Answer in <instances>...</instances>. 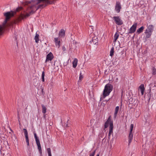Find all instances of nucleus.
I'll list each match as a JSON object with an SVG mask.
<instances>
[{"label":"nucleus","instance_id":"f8f14e48","mask_svg":"<svg viewBox=\"0 0 156 156\" xmlns=\"http://www.w3.org/2000/svg\"><path fill=\"white\" fill-rule=\"evenodd\" d=\"M145 88L143 84L141 85L139 87L138 93L139 94L140 93L141 95H142L144 94Z\"/></svg>","mask_w":156,"mask_h":156},{"label":"nucleus","instance_id":"a878e982","mask_svg":"<svg viewBox=\"0 0 156 156\" xmlns=\"http://www.w3.org/2000/svg\"><path fill=\"white\" fill-rule=\"evenodd\" d=\"M44 76L45 74L44 71L42 72V75H41V79L42 80V81L44 82Z\"/></svg>","mask_w":156,"mask_h":156},{"label":"nucleus","instance_id":"6ab92c4d","mask_svg":"<svg viewBox=\"0 0 156 156\" xmlns=\"http://www.w3.org/2000/svg\"><path fill=\"white\" fill-rule=\"evenodd\" d=\"M55 42L56 47L59 48L60 46V41L59 40H55Z\"/></svg>","mask_w":156,"mask_h":156},{"label":"nucleus","instance_id":"7ed1b4c3","mask_svg":"<svg viewBox=\"0 0 156 156\" xmlns=\"http://www.w3.org/2000/svg\"><path fill=\"white\" fill-rule=\"evenodd\" d=\"M113 89L112 86L110 84L108 83L105 85L103 90L102 95L101 99L105 98L106 96H108Z\"/></svg>","mask_w":156,"mask_h":156},{"label":"nucleus","instance_id":"5701e85b","mask_svg":"<svg viewBox=\"0 0 156 156\" xmlns=\"http://www.w3.org/2000/svg\"><path fill=\"white\" fill-rule=\"evenodd\" d=\"M114 53V48L113 47H112L111 49L110 53V56L111 57H112Z\"/></svg>","mask_w":156,"mask_h":156},{"label":"nucleus","instance_id":"423d86ee","mask_svg":"<svg viewBox=\"0 0 156 156\" xmlns=\"http://www.w3.org/2000/svg\"><path fill=\"white\" fill-rule=\"evenodd\" d=\"M133 125L131 124L130 126V131L129 136V143L130 144L133 139V134L132 133V131L133 128Z\"/></svg>","mask_w":156,"mask_h":156},{"label":"nucleus","instance_id":"7c9ffc66","mask_svg":"<svg viewBox=\"0 0 156 156\" xmlns=\"http://www.w3.org/2000/svg\"><path fill=\"white\" fill-rule=\"evenodd\" d=\"M69 119H68L66 121V124H64L63 125V126H64V127H67L68 126V121H69Z\"/></svg>","mask_w":156,"mask_h":156},{"label":"nucleus","instance_id":"393cba45","mask_svg":"<svg viewBox=\"0 0 156 156\" xmlns=\"http://www.w3.org/2000/svg\"><path fill=\"white\" fill-rule=\"evenodd\" d=\"M42 112L45 114L46 112V108L45 106L43 105H42Z\"/></svg>","mask_w":156,"mask_h":156},{"label":"nucleus","instance_id":"cd10ccee","mask_svg":"<svg viewBox=\"0 0 156 156\" xmlns=\"http://www.w3.org/2000/svg\"><path fill=\"white\" fill-rule=\"evenodd\" d=\"M38 33H39V32H38V31H37L36 32V35L34 37V39H39V35L38 34Z\"/></svg>","mask_w":156,"mask_h":156},{"label":"nucleus","instance_id":"72a5a7b5","mask_svg":"<svg viewBox=\"0 0 156 156\" xmlns=\"http://www.w3.org/2000/svg\"><path fill=\"white\" fill-rule=\"evenodd\" d=\"M39 40H35V42L37 43H38L39 41Z\"/></svg>","mask_w":156,"mask_h":156},{"label":"nucleus","instance_id":"412c9836","mask_svg":"<svg viewBox=\"0 0 156 156\" xmlns=\"http://www.w3.org/2000/svg\"><path fill=\"white\" fill-rule=\"evenodd\" d=\"M90 38L91 39H94L95 38V39H97L98 38L96 37L95 34L93 33H91L90 34Z\"/></svg>","mask_w":156,"mask_h":156},{"label":"nucleus","instance_id":"20e7f679","mask_svg":"<svg viewBox=\"0 0 156 156\" xmlns=\"http://www.w3.org/2000/svg\"><path fill=\"white\" fill-rule=\"evenodd\" d=\"M113 19L114 20L115 23L118 25H121L123 23L122 20L119 16H114L113 17Z\"/></svg>","mask_w":156,"mask_h":156},{"label":"nucleus","instance_id":"bb28decb","mask_svg":"<svg viewBox=\"0 0 156 156\" xmlns=\"http://www.w3.org/2000/svg\"><path fill=\"white\" fill-rule=\"evenodd\" d=\"M83 76L82 74V73L81 72L80 73V76H79V82L80 81H81L83 79Z\"/></svg>","mask_w":156,"mask_h":156},{"label":"nucleus","instance_id":"c756f323","mask_svg":"<svg viewBox=\"0 0 156 156\" xmlns=\"http://www.w3.org/2000/svg\"><path fill=\"white\" fill-rule=\"evenodd\" d=\"M119 36V34L117 33H116L114 35V39H117Z\"/></svg>","mask_w":156,"mask_h":156},{"label":"nucleus","instance_id":"dca6fc26","mask_svg":"<svg viewBox=\"0 0 156 156\" xmlns=\"http://www.w3.org/2000/svg\"><path fill=\"white\" fill-rule=\"evenodd\" d=\"M77 59L76 58H75L73 62V68H75L76 67L77 64Z\"/></svg>","mask_w":156,"mask_h":156},{"label":"nucleus","instance_id":"58836bf2","mask_svg":"<svg viewBox=\"0 0 156 156\" xmlns=\"http://www.w3.org/2000/svg\"><path fill=\"white\" fill-rule=\"evenodd\" d=\"M54 39H58L57 38H55Z\"/></svg>","mask_w":156,"mask_h":156},{"label":"nucleus","instance_id":"2f4dec72","mask_svg":"<svg viewBox=\"0 0 156 156\" xmlns=\"http://www.w3.org/2000/svg\"><path fill=\"white\" fill-rule=\"evenodd\" d=\"M152 72L154 74H156V69L154 68H153L152 69Z\"/></svg>","mask_w":156,"mask_h":156},{"label":"nucleus","instance_id":"4468645a","mask_svg":"<svg viewBox=\"0 0 156 156\" xmlns=\"http://www.w3.org/2000/svg\"><path fill=\"white\" fill-rule=\"evenodd\" d=\"M137 26V23L133 24L129 29V33H134L136 30Z\"/></svg>","mask_w":156,"mask_h":156},{"label":"nucleus","instance_id":"39448f33","mask_svg":"<svg viewBox=\"0 0 156 156\" xmlns=\"http://www.w3.org/2000/svg\"><path fill=\"white\" fill-rule=\"evenodd\" d=\"M34 135L36 142L37 146L38 149L40 152L41 153V149L39 140L38 138V137L37 136V134L36 133H34Z\"/></svg>","mask_w":156,"mask_h":156},{"label":"nucleus","instance_id":"a211bd4d","mask_svg":"<svg viewBox=\"0 0 156 156\" xmlns=\"http://www.w3.org/2000/svg\"><path fill=\"white\" fill-rule=\"evenodd\" d=\"M119 109V107L118 106H116L115 108V112L114 114V118H115L116 117L117 114L118 112Z\"/></svg>","mask_w":156,"mask_h":156},{"label":"nucleus","instance_id":"6e6552de","mask_svg":"<svg viewBox=\"0 0 156 156\" xmlns=\"http://www.w3.org/2000/svg\"><path fill=\"white\" fill-rule=\"evenodd\" d=\"M54 58V56L52 53L50 52L46 56V59L45 61V63L49 61H51Z\"/></svg>","mask_w":156,"mask_h":156},{"label":"nucleus","instance_id":"f03ea898","mask_svg":"<svg viewBox=\"0 0 156 156\" xmlns=\"http://www.w3.org/2000/svg\"><path fill=\"white\" fill-rule=\"evenodd\" d=\"M23 9L21 7H19L17 8L14 11L7 12L5 13L4 15L5 17V19L2 23V26H0V36L2 34L3 32V29L5 27V25L7 21L11 17L13 16L16 13V12Z\"/></svg>","mask_w":156,"mask_h":156},{"label":"nucleus","instance_id":"aec40b11","mask_svg":"<svg viewBox=\"0 0 156 156\" xmlns=\"http://www.w3.org/2000/svg\"><path fill=\"white\" fill-rule=\"evenodd\" d=\"M113 126H112V125H111V126H109V132L108 136H110L113 133Z\"/></svg>","mask_w":156,"mask_h":156},{"label":"nucleus","instance_id":"ddd939ff","mask_svg":"<svg viewBox=\"0 0 156 156\" xmlns=\"http://www.w3.org/2000/svg\"><path fill=\"white\" fill-rule=\"evenodd\" d=\"M150 90H154L156 87V83L155 81H153L149 85Z\"/></svg>","mask_w":156,"mask_h":156},{"label":"nucleus","instance_id":"473e14b6","mask_svg":"<svg viewBox=\"0 0 156 156\" xmlns=\"http://www.w3.org/2000/svg\"><path fill=\"white\" fill-rule=\"evenodd\" d=\"M95 153V151H94L93 152L90 154L89 156H94Z\"/></svg>","mask_w":156,"mask_h":156},{"label":"nucleus","instance_id":"c85d7f7f","mask_svg":"<svg viewBox=\"0 0 156 156\" xmlns=\"http://www.w3.org/2000/svg\"><path fill=\"white\" fill-rule=\"evenodd\" d=\"M47 151L48 156H51V149L50 148H48Z\"/></svg>","mask_w":156,"mask_h":156},{"label":"nucleus","instance_id":"4be33fe9","mask_svg":"<svg viewBox=\"0 0 156 156\" xmlns=\"http://www.w3.org/2000/svg\"><path fill=\"white\" fill-rule=\"evenodd\" d=\"M144 27L143 26H142L137 30V32L138 34H140L143 32Z\"/></svg>","mask_w":156,"mask_h":156},{"label":"nucleus","instance_id":"b1692460","mask_svg":"<svg viewBox=\"0 0 156 156\" xmlns=\"http://www.w3.org/2000/svg\"><path fill=\"white\" fill-rule=\"evenodd\" d=\"M91 43H93L94 44L97 45L98 44V42L97 40H92L90 41Z\"/></svg>","mask_w":156,"mask_h":156},{"label":"nucleus","instance_id":"e433bc0d","mask_svg":"<svg viewBox=\"0 0 156 156\" xmlns=\"http://www.w3.org/2000/svg\"><path fill=\"white\" fill-rule=\"evenodd\" d=\"M110 99H108L107 101H108Z\"/></svg>","mask_w":156,"mask_h":156},{"label":"nucleus","instance_id":"9d476101","mask_svg":"<svg viewBox=\"0 0 156 156\" xmlns=\"http://www.w3.org/2000/svg\"><path fill=\"white\" fill-rule=\"evenodd\" d=\"M121 6L119 2H117L116 3L115 6V10L117 13H119L121 9Z\"/></svg>","mask_w":156,"mask_h":156},{"label":"nucleus","instance_id":"9b49d317","mask_svg":"<svg viewBox=\"0 0 156 156\" xmlns=\"http://www.w3.org/2000/svg\"><path fill=\"white\" fill-rule=\"evenodd\" d=\"M23 130L24 131V135L26 138V140L27 144V145L29 146V142L27 130L25 129H23Z\"/></svg>","mask_w":156,"mask_h":156},{"label":"nucleus","instance_id":"1a4fd4ad","mask_svg":"<svg viewBox=\"0 0 156 156\" xmlns=\"http://www.w3.org/2000/svg\"><path fill=\"white\" fill-rule=\"evenodd\" d=\"M66 29H61L58 33L59 37L60 38H63L65 35Z\"/></svg>","mask_w":156,"mask_h":156},{"label":"nucleus","instance_id":"2eb2a0df","mask_svg":"<svg viewBox=\"0 0 156 156\" xmlns=\"http://www.w3.org/2000/svg\"><path fill=\"white\" fill-rule=\"evenodd\" d=\"M154 29V26L152 25L147 26V28L146 30L151 33H152Z\"/></svg>","mask_w":156,"mask_h":156},{"label":"nucleus","instance_id":"4c0bfd02","mask_svg":"<svg viewBox=\"0 0 156 156\" xmlns=\"http://www.w3.org/2000/svg\"><path fill=\"white\" fill-rule=\"evenodd\" d=\"M116 39L115 40V41H114L115 42L116 41Z\"/></svg>","mask_w":156,"mask_h":156},{"label":"nucleus","instance_id":"f257e3e1","mask_svg":"<svg viewBox=\"0 0 156 156\" xmlns=\"http://www.w3.org/2000/svg\"><path fill=\"white\" fill-rule=\"evenodd\" d=\"M52 2L50 0H33L31 2H26L23 5L27 7L26 14H21L20 15V22L22 19L28 17L30 15L34 13L39 9L42 8L48 4H51Z\"/></svg>","mask_w":156,"mask_h":156},{"label":"nucleus","instance_id":"f704fd0d","mask_svg":"<svg viewBox=\"0 0 156 156\" xmlns=\"http://www.w3.org/2000/svg\"><path fill=\"white\" fill-rule=\"evenodd\" d=\"M18 121L19 122L20 121H19L20 117H19V114H18Z\"/></svg>","mask_w":156,"mask_h":156},{"label":"nucleus","instance_id":"f3484780","mask_svg":"<svg viewBox=\"0 0 156 156\" xmlns=\"http://www.w3.org/2000/svg\"><path fill=\"white\" fill-rule=\"evenodd\" d=\"M145 34L146 35V38H150L151 35L152 33L150 32H149L148 31L145 30Z\"/></svg>","mask_w":156,"mask_h":156},{"label":"nucleus","instance_id":"0eeeda50","mask_svg":"<svg viewBox=\"0 0 156 156\" xmlns=\"http://www.w3.org/2000/svg\"><path fill=\"white\" fill-rule=\"evenodd\" d=\"M112 125V126H113V121L111 120L110 117V116L108 119L105 122V128H107L109 126H111V125Z\"/></svg>","mask_w":156,"mask_h":156},{"label":"nucleus","instance_id":"c9c22d12","mask_svg":"<svg viewBox=\"0 0 156 156\" xmlns=\"http://www.w3.org/2000/svg\"><path fill=\"white\" fill-rule=\"evenodd\" d=\"M96 156H99V154H98Z\"/></svg>","mask_w":156,"mask_h":156}]
</instances>
